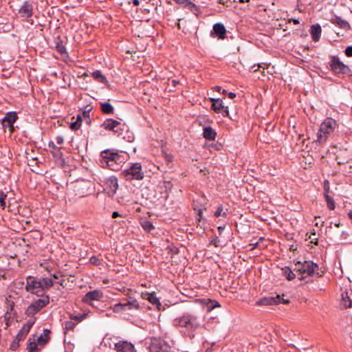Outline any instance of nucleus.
<instances>
[{"label":"nucleus","mask_w":352,"mask_h":352,"mask_svg":"<svg viewBox=\"0 0 352 352\" xmlns=\"http://www.w3.org/2000/svg\"><path fill=\"white\" fill-rule=\"evenodd\" d=\"M76 324L72 320L67 321L65 323V329L67 331L72 330L75 327Z\"/></svg>","instance_id":"79ce46f5"},{"label":"nucleus","mask_w":352,"mask_h":352,"mask_svg":"<svg viewBox=\"0 0 352 352\" xmlns=\"http://www.w3.org/2000/svg\"><path fill=\"white\" fill-rule=\"evenodd\" d=\"M206 352H213V349H212V346L208 347L206 350Z\"/></svg>","instance_id":"69168bd1"},{"label":"nucleus","mask_w":352,"mask_h":352,"mask_svg":"<svg viewBox=\"0 0 352 352\" xmlns=\"http://www.w3.org/2000/svg\"><path fill=\"white\" fill-rule=\"evenodd\" d=\"M103 294L100 290H93L87 292L82 298V302L91 304L93 300H99L102 298Z\"/></svg>","instance_id":"6ab92c4d"},{"label":"nucleus","mask_w":352,"mask_h":352,"mask_svg":"<svg viewBox=\"0 0 352 352\" xmlns=\"http://www.w3.org/2000/svg\"><path fill=\"white\" fill-rule=\"evenodd\" d=\"M133 3L134 6H138L140 3V1H139V0H133Z\"/></svg>","instance_id":"0e129e2a"},{"label":"nucleus","mask_w":352,"mask_h":352,"mask_svg":"<svg viewBox=\"0 0 352 352\" xmlns=\"http://www.w3.org/2000/svg\"><path fill=\"white\" fill-rule=\"evenodd\" d=\"M324 197L327 201V208L330 210H334L336 208V205L333 197H331L329 195H325Z\"/></svg>","instance_id":"f704fd0d"},{"label":"nucleus","mask_w":352,"mask_h":352,"mask_svg":"<svg viewBox=\"0 0 352 352\" xmlns=\"http://www.w3.org/2000/svg\"><path fill=\"white\" fill-rule=\"evenodd\" d=\"M119 216H120V214L117 211L113 212V214H112V217L113 218H116V217H118Z\"/></svg>","instance_id":"052dcab7"},{"label":"nucleus","mask_w":352,"mask_h":352,"mask_svg":"<svg viewBox=\"0 0 352 352\" xmlns=\"http://www.w3.org/2000/svg\"><path fill=\"white\" fill-rule=\"evenodd\" d=\"M283 274L285 276L286 279L288 280H292L295 278L296 274L289 267H285L282 269Z\"/></svg>","instance_id":"2f4dec72"},{"label":"nucleus","mask_w":352,"mask_h":352,"mask_svg":"<svg viewBox=\"0 0 352 352\" xmlns=\"http://www.w3.org/2000/svg\"><path fill=\"white\" fill-rule=\"evenodd\" d=\"M34 323V320H29L25 324H23L16 337V340H18V342L23 340L26 337Z\"/></svg>","instance_id":"aec40b11"},{"label":"nucleus","mask_w":352,"mask_h":352,"mask_svg":"<svg viewBox=\"0 0 352 352\" xmlns=\"http://www.w3.org/2000/svg\"><path fill=\"white\" fill-rule=\"evenodd\" d=\"M323 188H324V196L325 195H329V191H330V185H329V182L327 179L324 181Z\"/></svg>","instance_id":"ea45409f"},{"label":"nucleus","mask_w":352,"mask_h":352,"mask_svg":"<svg viewBox=\"0 0 352 352\" xmlns=\"http://www.w3.org/2000/svg\"><path fill=\"white\" fill-rule=\"evenodd\" d=\"M17 118V115L14 111L8 113L2 119L3 126L4 128L8 127L9 130L12 132L14 129V123L16 122Z\"/></svg>","instance_id":"dca6fc26"},{"label":"nucleus","mask_w":352,"mask_h":352,"mask_svg":"<svg viewBox=\"0 0 352 352\" xmlns=\"http://www.w3.org/2000/svg\"><path fill=\"white\" fill-rule=\"evenodd\" d=\"M214 217H218L219 216H222L223 217H227V212H223V206H219L217 210L215 211L214 212Z\"/></svg>","instance_id":"58836bf2"},{"label":"nucleus","mask_w":352,"mask_h":352,"mask_svg":"<svg viewBox=\"0 0 352 352\" xmlns=\"http://www.w3.org/2000/svg\"><path fill=\"white\" fill-rule=\"evenodd\" d=\"M228 98H230V99H233L236 97V94L233 92H230L228 94Z\"/></svg>","instance_id":"13d9d810"},{"label":"nucleus","mask_w":352,"mask_h":352,"mask_svg":"<svg viewBox=\"0 0 352 352\" xmlns=\"http://www.w3.org/2000/svg\"><path fill=\"white\" fill-rule=\"evenodd\" d=\"M92 77L98 82L103 84H107L108 82L107 78L99 70L94 71L92 73Z\"/></svg>","instance_id":"7c9ffc66"},{"label":"nucleus","mask_w":352,"mask_h":352,"mask_svg":"<svg viewBox=\"0 0 352 352\" xmlns=\"http://www.w3.org/2000/svg\"><path fill=\"white\" fill-rule=\"evenodd\" d=\"M43 347H41L38 344L36 335H34L32 338L28 340V344L27 346V350L28 352H38Z\"/></svg>","instance_id":"b1692460"},{"label":"nucleus","mask_w":352,"mask_h":352,"mask_svg":"<svg viewBox=\"0 0 352 352\" xmlns=\"http://www.w3.org/2000/svg\"><path fill=\"white\" fill-rule=\"evenodd\" d=\"M344 54L347 57H352V45L346 47Z\"/></svg>","instance_id":"49530a36"},{"label":"nucleus","mask_w":352,"mask_h":352,"mask_svg":"<svg viewBox=\"0 0 352 352\" xmlns=\"http://www.w3.org/2000/svg\"><path fill=\"white\" fill-rule=\"evenodd\" d=\"M202 119L206 123L210 124V123L213 122V120L212 119L208 118L206 116H203Z\"/></svg>","instance_id":"603ef678"},{"label":"nucleus","mask_w":352,"mask_h":352,"mask_svg":"<svg viewBox=\"0 0 352 352\" xmlns=\"http://www.w3.org/2000/svg\"><path fill=\"white\" fill-rule=\"evenodd\" d=\"M48 146H49V147L52 148V149H54V148H56L57 147L52 141H50L49 142Z\"/></svg>","instance_id":"6e6d98bb"},{"label":"nucleus","mask_w":352,"mask_h":352,"mask_svg":"<svg viewBox=\"0 0 352 352\" xmlns=\"http://www.w3.org/2000/svg\"><path fill=\"white\" fill-rule=\"evenodd\" d=\"M201 197V198L205 199V195H204L203 193H201V192H199V199H200Z\"/></svg>","instance_id":"338daca9"},{"label":"nucleus","mask_w":352,"mask_h":352,"mask_svg":"<svg viewBox=\"0 0 352 352\" xmlns=\"http://www.w3.org/2000/svg\"><path fill=\"white\" fill-rule=\"evenodd\" d=\"M329 58V69L333 74L344 76H352V70L349 66L341 61L338 56H330Z\"/></svg>","instance_id":"423d86ee"},{"label":"nucleus","mask_w":352,"mask_h":352,"mask_svg":"<svg viewBox=\"0 0 352 352\" xmlns=\"http://www.w3.org/2000/svg\"><path fill=\"white\" fill-rule=\"evenodd\" d=\"M168 344L162 340L153 338L149 347V352H168Z\"/></svg>","instance_id":"f8f14e48"},{"label":"nucleus","mask_w":352,"mask_h":352,"mask_svg":"<svg viewBox=\"0 0 352 352\" xmlns=\"http://www.w3.org/2000/svg\"><path fill=\"white\" fill-rule=\"evenodd\" d=\"M224 228H225V226H220L218 227L217 229H218V231L219 232V234H221V232L224 230Z\"/></svg>","instance_id":"bf43d9fd"},{"label":"nucleus","mask_w":352,"mask_h":352,"mask_svg":"<svg viewBox=\"0 0 352 352\" xmlns=\"http://www.w3.org/2000/svg\"><path fill=\"white\" fill-rule=\"evenodd\" d=\"M139 308V304L133 297H129L123 299L122 302L113 305L112 310L114 313H120L131 310H137Z\"/></svg>","instance_id":"0eeeda50"},{"label":"nucleus","mask_w":352,"mask_h":352,"mask_svg":"<svg viewBox=\"0 0 352 352\" xmlns=\"http://www.w3.org/2000/svg\"><path fill=\"white\" fill-rule=\"evenodd\" d=\"M89 261L91 264L95 265H99L100 264V259L96 256H91Z\"/></svg>","instance_id":"a18cd8bd"},{"label":"nucleus","mask_w":352,"mask_h":352,"mask_svg":"<svg viewBox=\"0 0 352 352\" xmlns=\"http://www.w3.org/2000/svg\"><path fill=\"white\" fill-rule=\"evenodd\" d=\"M227 30L221 23H217L213 25L211 35L213 37H217L218 39L223 40L226 37Z\"/></svg>","instance_id":"f3484780"},{"label":"nucleus","mask_w":352,"mask_h":352,"mask_svg":"<svg viewBox=\"0 0 352 352\" xmlns=\"http://www.w3.org/2000/svg\"><path fill=\"white\" fill-rule=\"evenodd\" d=\"M7 197V195L3 192L2 191H0V206L2 208H4L6 206V199Z\"/></svg>","instance_id":"a19ab883"},{"label":"nucleus","mask_w":352,"mask_h":352,"mask_svg":"<svg viewBox=\"0 0 352 352\" xmlns=\"http://www.w3.org/2000/svg\"><path fill=\"white\" fill-rule=\"evenodd\" d=\"M88 315V313H82V314H71L69 316V318L71 320H76L78 322H81L84 319L87 318V316Z\"/></svg>","instance_id":"72a5a7b5"},{"label":"nucleus","mask_w":352,"mask_h":352,"mask_svg":"<svg viewBox=\"0 0 352 352\" xmlns=\"http://www.w3.org/2000/svg\"><path fill=\"white\" fill-rule=\"evenodd\" d=\"M352 293L349 294L348 292H344L342 293V299L340 302L341 306L344 309L350 308L352 307V299H351Z\"/></svg>","instance_id":"a878e982"},{"label":"nucleus","mask_w":352,"mask_h":352,"mask_svg":"<svg viewBox=\"0 0 352 352\" xmlns=\"http://www.w3.org/2000/svg\"><path fill=\"white\" fill-rule=\"evenodd\" d=\"M89 111H90V109H88L87 111H84L83 113H82V115L84 117H87L89 118Z\"/></svg>","instance_id":"4d7b16f0"},{"label":"nucleus","mask_w":352,"mask_h":352,"mask_svg":"<svg viewBox=\"0 0 352 352\" xmlns=\"http://www.w3.org/2000/svg\"><path fill=\"white\" fill-rule=\"evenodd\" d=\"M201 285L199 284V289L203 288L204 289H207L210 287L211 276L209 275L208 272H204V274L201 276Z\"/></svg>","instance_id":"c85d7f7f"},{"label":"nucleus","mask_w":352,"mask_h":352,"mask_svg":"<svg viewBox=\"0 0 352 352\" xmlns=\"http://www.w3.org/2000/svg\"><path fill=\"white\" fill-rule=\"evenodd\" d=\"M56 141L58 144H62L64 142V138L62 136H57Z\"/></svg>","instance_id":"3c124183"},{"label":"nucleus","mask_w":352,"mask_h":352,"mask_svg":"<svg viewBox=\"0 0 352 352\" xmlns=\"http://www.w3.org/2000/svg\"><path fill=\"white\" fill-rule=\"evenodd\" d=\"M21 17L30 18L33 14V5L30 1H25L19 10Z\"/></svg>","instance_id":"a211bd4d"},{"label":"nucleus","mask_w":352,"mask_h":352,"mask_svg":"<svg viewBox=\"0 0 352 352\" xmlns=\"http://www.w3.org/2000/svg\"><path fill=\"white\" fill-rule=\"evenodd\" d=\"M114 349L117 352H136L134 345L126 340H120L114 344Z\"/></svg>","instance_id":"2eb2a0df"},{"label":"nucleus","mask_w":352,"mask_h":352,"mask_svg":"<svg viewBox=\"0 0 352 352\" xmlns=\"http://www.w3.org/2000/svg\"><path fill=\"white\" fill-rule=\"evenodd\" d=\"M141 226L143 228V229L146 232H151L152 230L154 229L153 223L148 220L142 221L141 222Z\"/></svg>","instance_id":"e433bc0d"},{"label":"nucleus","mask_w":352,"mask_h":352,"mask_svg":"<svg viewBox=\"0 0 352 352\" xmlns=\"http://www.w3.org/2000/svg\"><path fill=\"white\" fill-rule=\"evenodd\" d=\"M121 175L126 180H140L143 179L144 176L142 170V166L140 163L131 164L129 168L124 169L121 173Z\"/></svg>","instance_id":"6e6552de"},{"label":"nucleus","mask_w":352,"mask_h":352,"mask_svg":"<svg viewBox=\"0 0 352 352\" xmlns=\"http://www.w3.org/2000/svg\"><path fill=\"white\" fill-rule=\"evenodd\" d=\"M330 22L344 30L347 31L351 29V25L347 21L342 19L339 16L333 15L332 18L330 19Z\"/></svg>","instance_id":"412c9836"},{"label":"nucleus","mask_w":352,"mask_h":352,"mask_svg":"<svg viewBox=\"0 0 352 352\" xmlns=\"http://www.w3.org/2000/svg\"><path fill=\"white\" fill-rule=\"evenodd\" d=\"M18 346H19V342H18V340H15V341L13 342V343L11 344L10 348L12 350L14 351L18 348Z\"/></svg>","instance_id":"8fccbe9b"},{"label":"nucleus","mask_w":352,"mask_h":352,"mask_svg":"<svg viewBox=\"0 0 352 352\" xmlns=\"http://www.w3.org/2000/svg\"><path fill=\"white\" fill-rule=\"evenodd\" d=\"M50 303V298L47 296L39 298L32 302L26 309L25 314L29 317L34 316L43 308Z\"/></svg>","instance_id":"1a4fd4ad"},{"label":"nucleus","mask_w":352,"mask_h":352,"mask_svg":"<svg viewBox=\"0 0 352 352\" xmlns=\"http://www.w3.org/2000/svg\"><path fill=\"white\" fill-rule=\"evenodd\" d=\"M199 174L202 173V175L206 177V179H208V177H206L207 175L210 173V172L208 170H202L199 169Z\"/></svg>","instance_id":"09e8293b"},{"label":"nucleus","mask_w":352,"mask_h":352,"mask_svg":"<svg viewBox=\"0 0 352 352\" xmlns=\"http://www.w3.org/2000/svg\"><path fill=\"white\" fill-rule=\"evenodd\" d=\"M289 22L292 21L294 23V24H295V25H298L300 23L299 20L297 19H291L289 20Z\"/></svg>","instance_id":"5fc2aeb1"},{"label":"nucleus","mask_w":352,"mask_h":352,"mask_svg":"<svg viewBox=\"0 0 352 352\" xmlns=\"http://www.w3.org/2000/svg\"><path fill=\"white\" fill-rule=\"evenodd\" d=\"M104 190L107 192L109 195H114L118 188V179L115 176H111L106 178L104 181Z\"/></svg>","instance_id":"ddd939ff"},{"label":"nucleus","mask_w":352,"mask_h":352,"mask_svg":"<svg viewBox=\"0 0 352 352\" xmlns=\"http://www.w3.org/2000/svg\"><path fill=\"white\" fill-rule=\"evenodd\" d=\"M56 48H57V50L60 53V54H64L66 52V50H65V47L62 45H58L56 46Z\"/></svg>","instance_id":"de8ad7c7"},{"label":"nucleus","mask_w":352,"mask_h":352,"mask_svg":"<svg viewBox=\"0 0 352 352\" xmlns=\"http://www.w3.org/2000/svg\"><path fill=\"white\" fill-rule=\"evenodd\" d=\"M82 123V117L78 115L77 116L76 120L70 124V129L73 131H76L80 129Z\"/></svg>","instance_id":"c9c22d12"},{"label":"nucleus","mask_w":352,"mask_h":352,"mask_svg":"<svg viewBox=\"0 0 352 352\" xmlns=\"http://www.w3.org/2000/svg\"><path fill=\"white\" fill-rule=\"evenodd\" d=\"M219 241L218 240L217 237L211 241V243L213 244L215 247H218L219 245Z\"/></svg>","instance_id":"864d4df0"},{"label":"nucleus","mask_w":352,"mask_h":352,"mask_svg":"<svg viewBox=\"0 0 352 352\" xmlns=\"http://www.w3.org/2000/svg\"><path fill=\"white\" fill-rule=\"evenodd\" d=\"M173 322L174 326L185 327L186 329V334L190 338L195 337L198 325L195 316L184 314L175 318Z\"/></svg>","instance_id":"f03ea898"},{"label":"nucleus","mask_w":352,"mask_h":352,"mask_svg":"<svg viewBox=\"0 0 352 352\" xmlns=\"http://www.w3.org/2000/svg\"><path fill=\"white\" fill-rule=\"evenodd\" d=\"M202 135L208 141H214L217 137V132L210 126H204L203 127Z\"/></svg>","instance_id":"4be33fe9"},{"label":"nucleus","mask_w":352,"mask_h":352,"mask_svg":"<svg viewBox=\"0 0 352 352\" xmlns=\"http://www.w3.org/2000/svg\"><path fill=\"white\" fill-rule=\"evenodd\" d=\"M52 153L53 154V155L56 157H61L62 156V153L60 151V148L59 147H56V148L53 149L52 151Z\"/></svg>","instance_id":"37998d69"},{"label":"nucleus","mask_w":352,"mask_h":352,"mask_svg":"<svg viewBox=\"0 0 352 352\" xmlns=\"http://www.w3.org/2000/svg\"><path fill=\"white\" fill-rule=\"evenodd\" d=\"M217 113H221L223 117L229 116V110L228 107H223Z\"/></svg>","instance_id":"c03bdc74"},{"label":"nucleus","mask_w":352,"mask_h":352,"mask_svg":"<svg viewBox=\"0 0 352 352\" xmlns=\"http://www.w3.org/2000/svg\"><path fill=\"white\" fill-rule=\"evenodd\" d=\"M147 299L153 305H155L156 306L160 305L159 299L153 294H148Z\"/></svg>","instance_id":"4c0bfd02"},{"label":"nucleus","mask_w":352,"mask_h":352,"mask_svg":"<svg viewBox=\"0 0 352 352\" xmlns=\"http://www.w3.org/2000/svg\"><path fill=\"white\" fill-rule=\"evenodd\" d=\"M102 126L104 129L111 131L118 135L121 134L123 130V125L120 122L111 118L105 120Z\"/></svg>","instance_id":"9b49d317"},{"label":"nucleus","mask_w":352,"mask_h":352,"mask_svg":"<svg viewBox=\"0 0 352 352\" xmlns=\"http://www.w3.org/2000/svg\"><path fill=\"white\" fill-rule=\"evenodd\" d=\"M342 226L340 223H335V226L337 228H340Z\"/></svg>","instance_id":"774afa93"},{"label":"nucleus","mask_w":352,"mask_h":352,"mask_svg":"<svg viewBox=\"0 0 352 352\" xmlns=\"http://www.w3.org/2000/svg\"><path fill=\"white\" fill-rule=\"evenodd\" d=\"M322 28L320 24H314L310 28V34L312 40L315 42H318L321 36Z\"/></svg>","instance_id":"5701e85b"},{"label":"nucleus","mask_w":352,"mask_h":352,"mask_svg":"<svg viewBox=\"0 0 352 352\" xmlns=\"http://www.w3.org/2000/svg\"><path fill=\"white\" fill-rule=\"evenodd\" d=\"M101 111L103 113L107 115H110L113 113L114 108L113 107L109 102H102L100 103Z\"/></svg>","instance_id":"c756f323"},{"label":"nucleus","mask_w":352,"mask_h":352,"mask_svg":"<svg viewBox=\"0 0 352 352\" xmlns=\"http://www.w3.org/2000/svg\"><path fill=\"white\" fill-rule=\"evenodd\" d=\"M102 164L107 166L111 170H118L124 162V157L118 152L106 150L102 153Z\"/></svg>","instance_id":"20e7f679"},{"label":"nucleus","mask_w":352,"mask_h":352,"mask_svg":"<svg viewBox=\"0 0 352 352\" xmlns=\"http://www.w3.org/2000/svg\"><path fill=\"white\" fill-rule=\"evenodd\" d=\"M209 100L212 102L211 109L217 113L224 107L223 101L220 98H210Z\"/></svg>","instance_id":"cd10ccee"},{"label":"nucleus","mask_w":352,"mask_h":352,"mask_svg":"<svg viewBox=\"0 0 352 352\" xmlns=\"http://www.w3.org/2000/svg\"><path fill=\"white\" fill-rule=\"evenodd\" d=\"M318 265L311 261H305L303 263L301 261H298L295 263L294 270L298 272V274L300 275V277H299L300 280L305 279L306 277L303 276L304 274H307V276H312L316 273L318 276H322L324 272H321L320 274L318 272Z\"/></svg>","instance_id":"7ed1b4c3"},{"label":"nucleus","mask_w":352,"mask_h":352,"mask_svg":"<svg viewBox=\"0 0 352 352\" xmlns=\"http://www.w3.org/2000/svg\"><path fill=\"white\" fill-rule=\"evenodd\" d=\"M50 331L45 329L40 336H36V339L41 347H43L50 340Z\"/></svg>","instance_id":"bb28decb"},{"label":"nucleus","mask_w":352,"mask_h":352,"mask_svg":"<svg viewBox=\"0 0 352 352\" xmlns=\"http://www.w3.org/2000/svg\"><path fill=\"white\" fill-rule=\"evenodd\" d=\"M53 283V280L50 278L38 279L29 276L26 278L25 289L28 292L39 296L43 295L45 290L50 288Z\"/></svg>","instance_id":"f257e3e1"},{"label":"nucleus","mask_w":352,"mask_h":352,"mask_svg":"<svg viewBox=\"0 0 352 352\" xmlns=\"http://www.w3.org/2000/svg\"><path fill=\"white\" fill-rule=\"evenodd\" d=\"M199 223H200L202 220V209L201 208H199Z\"/></svg>","instance_id":"680f3d73"},{"label":"nucleus","mask_w":352,"mask_h":352,"mask_svg":"<svg viewBox=\"0 0 352 352\" xmlns=\"http://www.w3.org/2000/svg\"><path fill=\"white\" fill-rule=\"evenodd\" d=\"M344 153H340V154H338L336 157V160L337 161V163L339 165L345 164L348 163L350 160L347 157L344 156Z\"/></svg>","instance_id":"473e14b6"},{"label":"nucleus","mask_w":352,"mask_h":352,"mask_svg":"<svg viewBox=\"0 0 352 352\" xmlns=\"http://www.w3.org/2000/svg\"><path fill=\"white\" fill-rule=\"evenodd\" d=\"M199 305L206 313L211 311L216 307H220L221 305L215 300L208 298H199Z\"/></svg>","instance_id":"4468645a"},{"label":"nucleus","mask_w":352,"mask_h":352,"mask_svg":"<svg viewBox=\"0 0 352 352\" xmlns=\"http://www.w3.org/2000/svg\"><path fill=\"white\" fill-rule=\"evenodd\" d=\"M157 188L161 190V197L166 199L168 197V192L172 188V184L170 182H163L160 184Z\"/></svg>","instance_id":"393cba45"},{"label":"nucleus","mask_w":352,"mask_h":352,"mask_svg":"<svg viewBox=\"0 0 352 352\" xmlns=\"http://www.w3.org/2000/svg\"><path fill=\"white\" fill-rule=\"evenodd\" d=\"M337 126L338 124L336 120L331 118H326L320 124L317 133V141L319 144H322L324 143Z\"/></svg>","instance_id":"39448f33"},{"label":"nucleus","mask_w":352,"mask_h":352,"mask_svg":"<svg viewBox=\"0 0 352 352\" xmlns=\"http://www.w3.org/2000/svg\"><path fill=\"white\" fill-rule=\"evenodd\" d=\"M171 82L173 86H176L179 83V82L176 80H172Z\"/></svg>","instance_id":"e2e57ef3"},{"label":"nucleus","mask_w":352,"mask_h":352,"mask_svg":"<svg viewBox=\"0 0 352 352\" xmlns=\"http://www.w3.org/2000/svg\"><path fill=\"white\" fill-rule=\"evenodd\" d=\"M280 303L289 304V300H285L280 295L276 296H265L256 302V305H276Z\"/></svg>","instance_id":"9d476101"}]
</instances>
